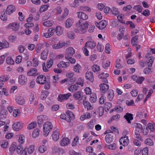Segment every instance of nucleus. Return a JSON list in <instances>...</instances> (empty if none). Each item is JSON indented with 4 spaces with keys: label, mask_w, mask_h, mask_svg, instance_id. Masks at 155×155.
Wrapping results in <instances>:
<instances>
[{
    "label": "nucleus",
    "mask_w": 155,
    "mask_h": 155,
    "mask_svg": "<svg viewBox=\"0 0 155 155\" xmlns=\"http://www.w3.org/2000/svg\"><path fill=\"white\" fill-rule=\"evenodd\" d=\"M38 71L35 68H31L27 72V74L29 76H36L38 75V73L35 74Z\"/></svg>",
    "instance_id": "obj_13"
},
{
    "label": "nucleus",
    "mask_w": 155,
    "mask_h": 155,
    "mask_svg": "<svg viewBox=\"0 0 155 155\" xmlns=\"http://www.w3.org/2000/svg\"><path fill=\"white\" fill-rule=\"evenodd\" d=\"M53 21L52 20H48L43 22V25L46 26L50 27L53 24Z\"/></svg>",
    "instance_id": "obj_37"
},
{
    "label": "nucleus",
    "mask_w": 155,
    "mask_h": 155,
    "mask_svg": "<svg viewBox=\"0 0 155 155\" xmlns=\"http://www.w3.org/2000/svg\"><path fill=\"white\" fill-rule=\"evenodd\" d=\"M37 125L36 122H33L29 124L28 126V129H31L35 128Z\"/></svg>",
    "instance_id": "obj_53"
},
{
    "label": "nucleus",
    "mask_w": 155,
    "mask_h": 155,
    "mask_svg": "<svg viewBox=\"0 0 155 155\" xmlns=\"http://www.w3.org/2000/svg\"><path fill=\"white\" fill-rule=\"evenodd\" d=\"M70 63L68 62H64V61H61L57 64V67L59 68H67L69 66Z\"/></svg>",
    "instance_id": "obj_9"
},
{
    "label": "nucleus",
    "mask_w": 155,
    "mask_h": 155,
    "mask_svg": "<svg viewBox=\"0 0 155 155\" xmlns=\"http://www.w3.org/2000/svg\"><path fill=\"white\" fill-rule=\"evenodd\" d=\"M109 76L108 74L107 73L104 74V73H102L98 76L99 78L101 79H104V78H106Z\"/></svg>",
    "instance_id": "obj_62"
},
{
    "label": "nucleus",
    "mask_w": 155,
    "mask_h": 155,
    "mask_svg": "<svg viewBox=\"0 0 155 155\" xmlns=\"http://www.w3.org/2000/svg\"><path fill=\"white\" fill-rule=\"evenodd\" d=\"M69 143V140L67 138H64L61 142V145L62 146H66Z\"/></svg>",
    "instance_id": "obj_23"
},
{
    "label": "nucleus",
    "mask_w": 155,
    "mask_h": 155,
    "mask_svg": "<svg viewBox=\"0 0 155 155\" xmlns=\"http://www.w3.org/2000/svg\"><path fill=\"white\" fill-rule=\"evenodd\" d=\"M67 115L69 117L71 120L73 119L74 118V115L73 113L69 110H67L66 112Z\"/></svg>",
    "instance_id": "obj_54"
},
{
    "label": "nucleus",
    "mask_w": 155,
    "mask_h": 155,
    "mask_svg": "<svg viewBox=\"0 0 155 155\" xmlns=\"http://www.w3.org/2000/svg\"><path fill=\"white\" fill-rule=\"evenodd\" d=\"M91 118L90 114L89 113L87 112L82 115L80 117V119L81 121H83L86 118Z\"/></svg>",
    "instance_id": "obj_30"
},
{
    "label": "nucleus",
    "mask_w": 155,
    "mask_h": 155,
    "mask_svg": "<svg viewBox=\"0 0 155 155\" xmlns=\"http://www.w3.org/2000/svg\"><path fill=\"white\" fill-rule=\"evenodd\" d=\"M67 35L70 39H73L75 38L74 33L73 32H69L67 33Z\"/></svg>",
    "instance_id": "obj_64"
},
{
    "label": "nucleus",
    "mask_w": 155,
    "mask_h": 155,
    "mask_svg": "<svg viewBox=\"0 0 155 155\" xmlns=\"http://www.w3.org/2000/svg\"><path fill=\"white\" fill-rule=\"evenodd\" d=\"M96 45L95 42L93 41H87L85 44V47H88L91 48H95Z\"/></svg>",
    "instance_id": "obj_16"
},
{
    "label": "nucleus",
    "mask_w": 155,
    "mask_h": 155,
    "mask_svg": "<svg viewBox=\"0 0 155 155\" xmlns=\"http://www.w3.org/2000/svg\"><path fill=\"white\" fill-rule=\"evenodd\" d=\"M83 104L85 108H87V110H91L93 108L92 106L91 105L90 103L88 101H84L83 103Z\"/></svg>",
    "instance_id": "obj_36"
},
{
    "label": "nucleus",
    "mask_w": 155,
    "mask_h": 155,
    "mask_svg": "<svg viewBox=\"0 0 155 155\" xmlns=\"http://www.w3.org/2000/svg\"><path fill=\"white\" fill-rule=\"evenodd\" d=\"M119 12L118 10V9L115 7H112L110 10V13L115 15H117L119 14Z\"/></svg>",
    "instance_id": "obj_35"
},
{
    "label": "nucleus",
    "mask_w": 155,
    "mask_h": 155,
    "mask_svg": "<svg viewBox=\"0 0 155 155\" xmlns=\"http://www.w3.org/2000/svg\"><path fill=\"white\" fill-rule=\"evenodd\" d=\"M63 46H67V43L65 42H59L58 44L54 45V47L55 49H58L62 48Z\"/></svg>",
    "instance_id": "obj_20"
},
{
    "label": "nucleus",
    "mask_w": 155,
    "mask_h": 155,
    "mask_svg": "<svg viewBox=\"0 0 155 155\" xmlns=\"http://www.w3.org/2000/svg\"><path fill=\"white\" fill-rule=\"evenodd\" d=\"M127 120L128 123H131L130 120L133 119V114H131L127 113L124 117Z\"/></svg>",
    "instance_id": "obj_17"
},
{
    "label": "nucleus",
    "mask_w": 155,
    "mask_h": 155,
    "mask_svg": "<svg viewBox=\"0 0 155 155\" xmlns=\"http://www.w3.org/2000/svg\"><path fill=\"white\" fill-rule=\"evenodd\" d=\"M27 78L24 75H21L19 76L18 82L20 84H24L27 82Z\"/></svg>",
    "instance_id": "obj_6"
},
{
    "label": "nucleus",
    "mask_w": 155,
    "mask_h": 155,
    "mask_svg": "<svg viewBox=\"0 0 155 155\" xmlns=\"http://www.w3.org/2000/svg\"><path fill=\"white\" fill-rule=\"evenodd\" d=\"M107 98L109 101H111L112 100L114 96V91L111 89L109 90L108 91Z\"/></svg>",
    "instance_id": "obj_15"
},
{
    "label": "nucleus",
    "mask_w": 155,
    "mask_h": 155,
    "mask_svg": "<svg viewBox=\"0 0 155 155\" xmlns=\"http://www.w3.org/2000/svg\"><path fill=\"white\" fill-rule=\"evenodd\" d=\"M120 117V115H119V114H117L115 116H113V117L110 119V120L108 121V123H110L112 121V120H117Z\"/></svg>",
    "instance_id": "obj_49"
},
{
    "label": "nucleus",
    "mask_w": 155,
    "mask_h": 155,
    "mask_svg": "<svg viewBox=\"0 0 155 155\" xmlns=\"http://www.w3.org/2000/svg\"><path fill=\"white\" fill-rule=\"evenodd\" d=\"M59 133L58 131H54L52 135L53 140L57 141L59 138Z\"/></svg>",
    "instance_id": "obj_24"
},
{
    "label": "nucleus",
    "mask_w": 155,
    "mask_h": 155,
    "mask_svg": "<svg viewBox=\"0 0 155 155\" xmlns=\"http://www.w3.org/2000/svg\"><path fill=\"white\" fill-rule=\"evenodd\" d=\"M16 144L15 142L13 143L11 145L9 148L10 154H12L14 151L16 150Z\"/></svg>",
    "instance_id": "obj_21"
},
{
    "label": "nucleus",
    "mask_w": 155,
    "mask_h": 155,
    "mask_svg": "<svg viewBox=\"0 0 155 155\" xmlns=\"http://www.w3.org/2000/svg\"><path fill=\"white\" fill-rule=\"evenodd\" d=\"M16 102L20 105L23 104L25 103V100L21 96L17 97L15 100Z\"/></svg>",
    "instance_id": "obj_18"
},
{
    "label": "nucleus",
    "mask_w": 155,
    "mask_h": 155,
    "mask_svg": "<svg viewBox=\"0 0 155 155\" xmlns=\"http://www.w3.org/2000/svg\"><path fill=\"white\" fill-rule=\"evenodd\" d=\"M105 139L107 143H110L113 140L114 138L112 135L110 134H108L106 135Z\"/></svg>",
    "instance_id": "obj_19"
},
{
    "label": "nucleus",
    "mask_w": 155,
    "mask_h": 155,
    "mask_svg": "<svg viewBox=\"0 0 155 155\" xmlns=\"http://www.w3.org/2000/svg\"><path fill=\"white\" fill-rule=\"evenodd\" d=\"M141 132L135 130L134 137L139 140L142 141V137L140 135Z\"/></svg>",
    "instance_id": "obj_41"
},
{
    "label": "nucleus",
    "mask_w": 155,
    "mask_h": 155,
    "mask_svg": "<svg viewBox=\"0 0 155 155\" xmlns=\"http://www.w3.org/2000/svg\"><path fill=\"white\" fill-rule=\"evenodd\" d=\"M63 33V31L62 28L59 26H57L56 27V33L57 35L60 36Z\"/></svg>",
    "instance_id": "obj_32"
},
{
    "label": "nucleus",
    "mask_w": 155,
    "mask_h": 155,
    "mask_svg": "<svg viewBox=\"0 0 155 155\" xmlns=\"http://www.w3.org/2000/svg\"><path fill=\"white\" fill-rule=\"evenodd\" d=\"M15 10V7L12 5H9L7 8L6 13L7 14L11 15Z\"/></svg>",
    "instance_id": "obj_7"
},
{
    "label": "nucleus",
    "mask_w": 155,
    "mask_h": 155,
    "mask_svg": "<svg viewBox=\"0 0 155 155\" xmlns=\"http://www.w3.org/2000/svg\"><path fill=\"white\" fill-rule=\"evenodd\" d=\"M48 6L46 5H42L40 8V12H43L46 10L48 8Z\"/></svg>",
    "instance_id": "obj_50"
},
{
    "label": "nucleus",
    "mask_w": 155,
    "mask_h": 155,
    "mask_svg": "<svg viewBox=\"0 0 155 155\" xmlns=\"http://www.w3.org/2000/svg\"><path fill=\"white\" fill-rule=\"evenodd\" d=\"M145 143L147 145L152 146L153 144V141L150 139H147L145 142Z\"/></svg>",
    "instance_id": "obj_58"
},
{
    "label": "nucleus",
    "mask_w": 155,
    "mask_h": 155,
    "mask_svg": "<svg viewBox=\"0 0 155 155\" xmlns=\"http://www.w3.org/2000/svg\"><path fill=\"white\" fill-rule=\"evenodd\" d=\"M8 76L7 75L2 76L0 77V82H5L8 80Z\"/></svg>",
    "instance_id": "obj_60"
},
{
    "label": "nucleus",
    "mask_w": 155,
    "mask_h": 155,
    "mask_svg": "<svg viewBox=\"0 0 155 155\" xmlns=\"http://www.w3.org/2000/svg\"><path fill=\"white\" fill-rule=\"evenodd\" d=\"M7 114V111L6 110H2L0 114V120H4L6 117Z\"/></svg>",
    "instance_id": "obj_8"
},
{
    "label": "nucleus",
    "mask_w": 155,
    "mask_h": 155,
    "mask_svg": "<svg viewBox=\"0 0 155 155\" xmlns=\"http://www.w3.org/2000/svg\"><path fill=\"white\" fill-rule=\"evenodd\" d=\"M148 149L147 147H144L142 150L141 152L142 155H148L149 154Z\"/></svg>",
    "instance_id": "obj_56"
},
{
    "label": "nucleus",
    "mask_w": 155,
    "mask_h": 155,
    "mask_svg": "<svg viewBox=\"0 0 155 155\" xmlns=\"http://www.w3.org/2000/svg\"><path fill=\"white\" fill-rule=\"evenodd\" d=\"M39 130L38 128L35 129L32 134V136L33 138H36L39 135Z\"/></svg>",
    "instance_id": "obj_40"
},
{
    "label": "nucleus",
    "mask_w": 155,
    "mask_h": 155,
    "mask_svg": "<svg viewBox=\"0 0 155 155\" xmlns=\"http://www.w3.org/2000/svg\"><path fill=\"white\" fill-rule=\"evenodd\" d=\"M112 104L110 103L107 102L104 104V109L108 110L111 107ZM106 111V110H105Z\"/></svg>",
    "instance_id": "obj_52"
},
{
    "label": "nucleus",
    "mask_w": 155,
    "mask_h": 155,
    "mask_svg": "<svg viewBox=\"0 0 155 155\" xmlns=\"http://www.w3.org/2000/svg\"><path fill=\"white\" fill-rule=\"evenodd\" d=\"M6 62L7 64L13 65L14 63V61L11 57H8L6 59Z\"/></svg>",
    "instance_id": "obj_39"
},
{
    "label": "nucleus",
    "mask_w": 155,
    "mask_h": 155,
    "mask_svg": "<svg viewBox=\"0 0 155 155\" xmlns=\"http://www.w3.org/2000/svg\"><path fill=\"white\" fill-rule=\"evenodd\" d=\"M8 27L9 28L12 29L13 31H16L18 30L19 25L17 23H13L9 24Z\"/></svg>",
    "instance_id": "obj_10"
},
{
    "label": "nucleus",
    "mask_w": 155,
    "mask_h": 155,
    "mask_svg": "<svg viewBox=\"0 0 155 155\" xmlns=\"http://www.w3.org/2000/svg\"><path fill=\"white\" fill-rule=\"evenodd\" d=\"M123 139L122 138H120L119 141L120 143V144H122L123 146H126L128 145V143H129V140H123Z\"/></svg>",
    "instance_id": "obj_47"
},
{
    "label": "nucleus",
    "mask_w": 155,
    "mask_h": 155,
    "mask_svg": "<svg viewBox=\"0 0 155 155\" xmlns=\"http://www.w3.org/2000/svg\"><path fill=\"white\" fill-rule=\"evenodd\" d=\"M100 90L103 92L105 93L108 89L109 86L105 83L101 84L100 85Z\"/></svg>",
    "instance_id": "obj_14"
},
{
    "label": "nucleus",
    "mask_w": 155,
    "mask_h": 155,
    "mask_svg": "<svg viewBox=\"0 0 155 155\" xmlns=\"http://www.w3.org/2000/svg\"><path fill=\"white\" fill-rule=\"evenodd\" d=\"M90 100L92 103H94L96 101L97 97L96 94L93 93L91 94Z\"/></svg>",
    "instance_id": "obj_38"
},
{
    "label": "nucleus",
    "mask_w": 155,
    "mask_h": 155,
    "mask_svg": "<svg viewBox=\"0 0 155 155\" xmlns=\"http://www.w3.org/2000/svg\"><path fill=\"white\" fill-rule=\"evenodd\" d=\"M9 46V43L7 41H5L4 42H0V50L3 48H8Z\"/></svg>",
    "instance_id": "obj_29"
},
{
    "label": "nucleus",
    "mask_w": 155,
    "mask_h": 155,
    "mask_svg": "<svg viewBox=\"0 0 155 155\" xmlns=\"http://www.w3.org/2000/svg\"><path fill=\"white\" fill-rule=\"evenodd\" d=\"M105 147L111 150H114L116 149V145L115 143H113L112 144L106 145Z\"/></svg>",
    "instance_id": "obj_44"
},
{
    "label": "nucleus",
    "mask_w": 155,
    "mask_h": 155,
    "mask_svg": "<svg viewBox=\"0 0 155 155\" xmlns=\"http://www.w3.org/2000/svg\"><path fill=\"white\" fill-rule=\"evenodd\" d=\"M47 52L45 51H43L41 53V58L44 60L46 59L47 58Z\"/></svg>",
    "instance_id": "obj_43"
},
{
    "label": "nucleus",
    "mask_w": 155,
    "mask_h": 155,
    "mask_svg": "<svg viewBox=\"0 0 155 155\" xmlns=\"http://www.w3.org/2000/svg\"><path fill=\"white\" fill-rule=\"evenodd\" d=\"M150 59H148L147 61V63L149 67H150L152 65V63L154 61V58L153 57H150Z\"/></svg>",
    "instance_id": "obj_34"
},
{
    "label": "nucleus",
    "mask_w": 155,
    "mask_h": 155,
    "mask_svg": "<svg viewBox=\"0 0 155 155\" xmlns=\"http://www.w3.org/2000/svg\"><path fill=\"white\" fill-rule=\"evenodd\" d=\"M134 9L137 10V11L139 13L141 12L142 11V6L139 5H137L134 6Z\"/></svg>",
    "instance_id": "obj_55"
},
{
    "label": "nucleus",
    "mask_w": 155,
    "mask_h": 155,
    "mask_svg": "<svg viewBox=\"0 0 155 155\" xmlns=\"http://www.w3.org/2000/svg\"><path fill=\"white\" fill-rule=\"evenodd\" d=\"M27 150L28 153L31 154L34 152L35 150L34 147L33 146L30 145Z\"/></svg>",
    "instance_id": "obj_59"
},
{
    "label": "nucleus",
    "mask_w": 155,
    "mask_h": 155,
    "mask_svg": "<svg viewBox=\"0 0 155 155\" xmlns=\"http://www.w3.org/2000/svg\"><path fill=\"white\" fill-rule=\"evenodd\" d=\"M147 128L150 129L152 131H153L155 130V128L154 127L153 125L151 123H149L147 124Z\"/></svg>",
    "instance_id": "obj_61"
},
{
    "label": "nucleus",
    "mask_w": 155,
    "mask_h": 155,
    "mask_svg": "<svg viewBox=\"0 0 155 155\" xmlns=\"http://www.w3.org/2000/svg\"><path fill=\"white\" fill-rule=\"evenodd\" d=\"M23 150V147L21 144H20L16 148L15 150L17 153L18 154L20 153Z\"/></svg>",
    "instance_id": "obj_46"
},
{
    "label": "nucleus",
    "mask_w": 155,
    "mask_h": 155,
    "mask_svg": "<svg viewBox=\"0 0 155 155\" xmlns=\"http://www.w3.org/2000/svg\"><path fill=\"white\" fill-rule=\"evenodd\" d=\"M77 15L78 18L82 19L83 20H86L88 18V16L82 12H78Z\"/></svg>",
    "instance_id": "obj_11"
},
{
    "label": "nucleus",
    "mask_w": 155,
    "mask_h": 155,
    "mask_svg": "<svg viewBox=\"0 0 155 155\" xmlns=\"http://www.w3.org/2000/svg\"><path fill=\"white\" fill-rule=\"evenodd\" d=\"M92 69L94 72H97L100 70V67L97 64H94L92 67Z\"/></svg>",
    "instance_id": "obj_42"
},
{
    "label": "nucleus",
    "mask_w": 155,
    "mask_h": 155,
    "mask_svg": "<svg viewBox=\"0 0 155 155\" xmlns=\"http://www.w3.org/2000/svg\"><path fill=\"white\" fill-rule=\"evenodd\" d=\"M133 78L137 83L139 84H141L142 81L144 80V78L143 77H137V76H133Z\"/></svg>",
    "instance_id": "obj_12"
},
{
    "label": "nucleus",
    "mask_w": 155,
    "mask_h": 155,
    "mask_svg": "<svg viewBox=\"0 0 155 155\" xmlns=\"http://www.w3.org/2000/svg\"><path fill=\"white\" fill-rule=\"evenodd\" d=\"M47 147H45L44 146H41L39 147V150L41 153H43L45 151L47 150Z\"/></svg>",
    "instance_id": "obj_57"
},
{
    "label": "nucleus",
    "mask_w": 155,
    "mask_h": 155,
    "mask_svg": "<svg viewBox=\"0 0 155 155\" xmlns=\"http://www.w3.org/2000/svg\"><path fill=\"white\" fill-rule=\"evenodd\" d=\"M21 126L20 123L17 122L14 123L12 125V128L14 130L18 131L21 128Z\"/></svg>",
    "instance_id": "obj_25"
},
{
    "label": "nucleus",
    "mask_w": 155,
    "mask_h": 155,
    "mask_svg": "<svg viewBox=\"0 0 155 155\" xmlns=\"http://www.w3.org/2000/svg\"><path fill=\"white\" fill-rule=\"evenodd\" d=\"M107 25V21L105 20H102L100 22V25L101 27V29H104Z\"/></svg>",
    "instance_id": "obj_33"
},
{
    "label": "nucleus",
    "mask_w": 155,
    "mask_h": 155,
    "mask_svg": "<svg viewBox=\"0 0 155 155\" xmlns=\"http://www.w3.org/2000/svg\"><path fill=\"white\" fill-rule=\"evenodd\" d=\"M78 87V86L76 84H75L71 85L68 87V89L70 91L74 92L77 90Z\"/></svg>",
    "instance_id": "obj_28"
},
{
    "label": "nucleus",
    "mask_w": 155,
    "mask_h": 155,
    "mask_svg": "<svg viewBox=\"0 0 155 155\" xmlns=\"http://www.w3.org/2000/svg\"><path fill=\"white\" fill-rule=\"evenodd\" d=\"M81 21L79 20L78 22L76 23L77 27L81 30H85L87 29L88 28V25H89L88 22L86 21L83 24H82L81 22Z\"/></svg>",
    "instance_id": "obj_2"
},
{
    "label": "nucleus",
    "mask_w": 155,
    "mask_h": 155,
    "mask_svg": "<svg viewBox=\"0 0 155 155\" xmlns=\"http://www.w3.org/2000/svg\"><path fill=\"white\" fill-rule=\"evenodd\" d=\"M134 126L135 127V130L141 132V130L143 129L142 125L138 123H135L134 124Z\"/></svg>",
    "instance_id": "obj_27"
},
{
    "label": "nucleus",
    "mask_w": 155,
    "mask_h": 155,
    "mask_svg": "<svg viewBox=\"0 0 155 155\" xmlns=\"http://www.w3.org/2000/svg\"><path fill=\"white\" fill-rule=\"evenodd\" d=\"M75 51L74 49L72 48H69L66 52V55L65 58L66 59H69V58L71 57L75 53Z\"/></svg>",
    "instance_id": "obj_4"
},
{
    "label": "nucleus",
    "mask_w": 155,
    "mask_h": 155,
    "mask_svg": "<svg viewBox=\"0 0 155 155\" xmlns=\"http://www.w3.org/2000/svg\"><path fill=\"white\" fill-rule=\"evenodd\" d=\"M53 60L52 59H50L47 62V68H51L53 64Z\"/></svg>",
    "instance_id": "obj_51"
},
{
    "label": "nucleus",
    "mask_w": 155,
    "mask_h": 155,
    "mask_svg": "<svg viewBox=\"0 0 155 155\" xmlns=\"http://www.w3.org/2000/svg\"><path fill=\"white\" fill-rule=\"evenodd\" d=\"M49 92L48 91L42 92L41 94V97L42 100H44L46 98L49 94Z\"/></svg>",
    "instance_id": "obj_45"
},
{
    "label": "nucleus",
    "mask_w": 155,
    "mask_h": 155,
    "mask_svg": "<svg viewBox=\"0 0 155 155\" xmlns=\"http://www.w3.org/2000/svg\"><path fill=\"white\" fill-rule=\"evenodd\" d=\"M138 36L137 35H135L133 37L131 40V44L134 46L135 44L137 43V41H136L138 39Z\"/></svg>",
    "instance_id": "obj_31"
},
{
    "label": "nucleus",
    "mask_w": 155,
    "mask_h": 155,
    "mask_svg": "<svg viewBox=\"0 0 155 155\" xmlns=\"http://www.w3.org/2000/svg\"><path fill=\"white\" fill-rule=\"evenodd\" d=\"M36 81L39 84H44L46 83V78L44 75H40L37 77Z\"/></svg>",
    "instance_id": "obj_3"
},
{
    "label": "nucleus",
    "mask_w": 155,
    "mask_h": 155,
    "mask_svg": "<svg viewBox=\"0 0 155 155\" xmlns=\"http://www.w3.org/2000/svg\"><path fill=\"white\" fill-rule=\"evenodd\" d=\"M124 18V15L121 14L120 15H119L117 16V18L118 19L119 21L122 24H125V22L123 20Z\"/></svg>",
    "instance_id": "obj_48"
},
{
    "label": "nucleus",
    "mask_w": 155,
    "mask_h": 155,
    "mask_svg": "<svg viewBox=\"0 0 155 155\" xmlns=\"http://www.w3.org/2000/svg\"><path fill=\"white\" fill-rule=\"evenodd\" d=\"M73 22V19L70 18H68L65 22V26L67 28L71 27L72 25Z\"/></svg>",
    "instance_id": "obj_22"
},
{
    "label": "nucleus",
    "mask_w": 155,
    "mask_h": 155,
    "mask_svg": "<svg viewBox=\"0 0 155 155\" xmlns=\"http://www.w3.org/2000/svg\"><path fill=\"white\" fill-rule=\"evenodd\" d=\"M82 95V92L81 91H79L74 94H73V97L75 99L77 100L81 98Z\"/></svg>",
    "instance_id": "obj_26"
},
{
    "label": "nucleus",
    "mask_w": 155,
    "mask_h": 155,
    "mask_svg": "<svg viewBox=\"0 0 155 155\" xmlns=\"http://www.w3.org/2000/svg\"><path fill=\"white\" fill-rule=\"evenodd\" d=\"M81 67L80 65L78 64H77L74 67V70L76 72H79V70L80 69Z\"/></svg>",
    "instance_id": "obj_63"
},
{
    "label": "nucleus",
    "mask_w": 155,
    "mask_h": 155,
    "mask_svg": "<svg viewBox=\"0 0 155 155\" xmlns=\"http://www.w3.org/2000/svg\"><path fill=\"white\" fill-rule=\"evenodd\" d=\"M53 126L51 123L50 122H47L44 125L43 131L44 135L47 136L50 130L52 129Z\"/></svg>",
    "instance_id": "obj_1"
},
{
    "label": "nucleus",
    "mask_w": 155,
    "mask_h": 155,
    "mask_svg": "<svg viewBox=\"0 0 155 155\" xmlns=\"http://www.w3.org/2000/svg\"><path fill=\"white\" fill-rule=\"evenodd\" d=\"M85 77L87 80L90 81L91 82H93L94 80V77L92 72L87 71L85 74Z\"/></svg>",
    "instance_id": "obj_5"
}]
</instances>
